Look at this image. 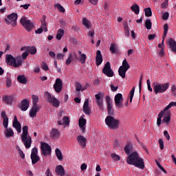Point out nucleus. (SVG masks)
Wrapping results in <instances>:
<instances>
[{
    "instance_id": "1",
    "label": "nucleus",
    "mask_w": 176,
    "mask_h": 176,
    "mask_svg": "<svg viewBox=\"0 0 176 176\" xmlns=\"http://www.w3.org/2000/svg\"><path fill=\"white\" fill-rule=\"evenodd\" d=\"M172 107H176V102H170L168 105L158 114V118L157 119V125L158 127H160V124H162V119L163 117L162 123H166V124L170 123V121L171 120V115L170 114V111H168V109L172 108Z\"/></svg>"
},
{
    "instance_id": "2",
    "label": "nucleus",
    "mask_w": 176,
    "mask_h": 176,
    "mask_svg": "<svg viewBox=\"0 0 176 176\" xmlns=\"http://www.w3.org/2000/svg\"><path fill=\"white\" fill-rule=\"evenodd\" d=\"M126 163L128 164H131L132 166H135V167H138V168H145V164L144 163V160L140 157L138 152H133L131 155H129L126 158Z\"/></svg>"
},
{
    "instance_id": "3",
    "label": "nucleus",
    "mask_w": 176,
    "mask_h": 176,
    "mask_svg": "<svg viewBox=\"0 0 176 176\" xmlns=\"http://www.w3.org/2000/svg\"><path fill=\"white\" fill-rule=\"evenodd\" d=\"M22 134L21 140L26 149H30L32 144V138L28 135V126H24L22 128Z\"/></svg>"
},
{
    "instance_id": "4",
    "label": "nucleus",
    "mask_w": 176,
    "mask_h": 176,
    "mask_svg": "<svg viewBox=\"0 0 176 176\" xmlns=\"http://www.w3.org/2000/svg\"><path fill=\"white\" fill-rule=\"evenodd\" d=\"M1 118L3 119V128L6 129V131L4 132L5 136L6 137V138H10V137H13V135H14V132L13 131V129L12 128H8V126H9V118L8 117L5 111H2L1 113Z\"/></svg>"
},
{
    "instance_id": "5",
    "label": "nucleus",
    "mask_w": 176,
    "mask_h": 176,
    "mask_svg": "<svg viewBox=\"0 0 176 176\" xmlns=\"http://www.w3.org/2000/svg\"><path fill=\"white\" fill-rule=\"evenodd\" d=\"M6 63L8 65H11L14 68H19L23 65V59L21 57H18L16 59L11 54H7L6 56Z\"/></svg>"
},
{
    "instance_id": "6",
    "label": "nucleus",
    "mask_w": 176,
    "mask_h": 176,
    "mask_svg": "<svg viewBox=\"0 0 176 176\" xmlns=\"http://www.w3.org/2000/svg\"><path fill=\"white\" fill-rule=\"evenodd\" d=\"M153 86L155 94H163V93H166V91H167L168 87H170V84L168 82H153Z\"/></svg>"
},
{
    "instance_id": "7",
    "label": "nucleus",
    "mask_w": 176,
    "mask_h": 176,
    "mask_svg": "<svg viewBox=\"0 0 176 176\" xmlns=\"http://www.w3.org/2000/svg\"><path fill=\"white\" fill-rule=\"evenodd\" d=\"M105 123L110 130H118L120 121L112 116H108L105 118Z\"/></svg>"
},
{
    "instance_id": "8",
    "label": "nucleus",
    "mask_w": 176,
    "mask_h": 176,
    "mask_svg": "<svg viewBox=\"0 0 176 176\" xmlns=\"http://www.w3.org/2000/svg\"><path fill=\"white\" fill-rule=\"evenodd\" d=\"M45 97L46 101L52 104L53 107H54L55 108H58L60 107V100L56 98V97L52 96V94H50V93L47 91L45 92Z\"/></svg>"
},
{
    "instance_id": "9",
    "label": "nucleus",
    "mask_w": 176,
    "mask_h": 176,
    "mask_svg": "<svg viewBox=\"0 0 176 176\" xmlns=\"http://www.w3.org/2000/svg\"><path fill=\"white\" fill-rule=\"evenodd\" d=\"M41 154L45 157L49 156L52 154V147L49 144L41 142Z\"/></svg>"
},
{
    "instance_id": "10",
    "label": "nucleus",
    "mask_w": 176,
    "mask_h": 176,
    "mask_svg": "<svg viewBox=\"0 0 176 176\" xmlns=\"http://www.w3.org/2000/svg\"><path fill=\"white\" fill-rule=\"evenodd\" d=\"M96 102L100 111H104V94L99 92V94L95 95Z\"/></svg>"
},
{
    "instance_id": "11",
    "label": "nucleus",
    "mask_w": 176,
    "mask_h": 176,
    "mask_svg": "<svg viewBox=\"0 0 176 176\" xmlns=\"http://www.w3.org/2000/svg\"><path fill=\"white\" fill-rule=\"evenodd\" d=\"M21 23L22 24V25L24 26L26 31H28V32H30L32 30V28H34V23H32V21L28 20L25 17H23L21 19Z\"/></svg>"
},
{
    "instance_id": "12",
    "label": "nucleus",
    "mask_w": 176,
    "mask_h": 176,
    "mask_svg": "<svg viewBox=\"0 0 176 176\" xmlns=\"http://www.w3.org/2000/svg\"><path fill=\"white\" fill-rule=\"evenodd\" d=\"M6 24H11L13 27L17 25V14L12 13L5 19Z\"/></svg>"
},
{
    "instance_id": "13",
    "label": "nucleus",
    "mask_w": 176,
    "mask_h": 176,
    "mask_svg": "<svg viewBox=\"0 0 176 176\" xmlns=\"http://www.w3.org/2000/svg\"><path fill=\"white\" fill-rule=\"evenodd\" d=\"M102 72L108 76V78H112L113 76V70L111 68V63L109 62H107L104 65Z\"/></svg>"
},
{
    "instance_id": "14",
    "label": "nucleus",
    "mask_w": 176,
    "mask_h": 176,
    "mask_svg": "<svg viewBox=\"0 0 176 176\" xmlns=\"http://www.w3.org/2000/svg\"><path fill=\"white\" fill-rule=\"evenodd\" d=\"M114 101L116 108H123V95L122 94H117L115 96Z\"/></svg>"
},
{
    "instance_id": "15",
    "label": "nucleus",
    "mask_w": 176,
    "mask_h": 176,
    "mask_svg": "<svg viewBox=\"0 0 176 176\" xmlns=\"http://www.w3.org/2000/svg\"><path fill=\"white\" fill-rule=\"evenodd\" d=\"M54 89L56 93H61L63 90V80H61V78L56 79L55 83L54 84Z\"/></svg>"
},
{
    "instance_id": "16",
    "label": "nucleus",
    "mask_w": 176,
    "mask_h": 176,
    "mask_svg": "<svg viewBox=\"0 0 176 176\" xmlns=\"http://www.w3.org/2000/svg\"><path fill=\"white\" fill-rule=\"evenodd\" d=\"M106 101L107 104V112L109 115H113V108L112 107V101L111 97L107 96Z\"/></svg>"
},
{
    "instance_id": "17",
    "label": "nucleus",
    "mask_w": 176,
    "mask_h": 176,
    "mask_svg": "<svg viewBox=\"0 0 176 176\" xmlns=\"http://www.w3.org/2000/svg\"><path fill=\"white\" fill-rule=\"evenodd\" d=\"M12 126L15 129L17 133H21V124L17 120V116H14Z\"/></svg>"
},
{
    "instance_id": "18",
    "label": "nucleus",
    "mask_w": 176,
    "mask_h": 176,
    "mask_svg": "<svg viewBox=\"0 0 176 176\" xmlns=\"http://www.w3.org/2000/svg\"><path fill=\"white\" fill-rule=\"evenodd\" d=\"M30 108V100L28 99H23L21 102L20 109L21 111H25Z\"/></svg>"
},
{
    "instance_id": "19",
    "label": "nucleus",
    "mask_w": 176,
    "mask_h": 176,
    "mask_svg": "<svg viewBox=\"0 0 176 176\" xmlns=\"http://www.w3.org/2000/svg\"><path fill=\"white\" fill-rule=\"evenodd\" d=\"M77 141L78 142V145L81 146V148H86V142H87V139L82 135H78L77 137Z\"/></svg>"
},
{
    "instance_id": "20",
    "label": "nucleus",
    "mask_w": 176,
    "mask_h": 176,
    "mask_svg": "<svg viewBox=\"0 0 176 176\" xmlns=\"http://www.w3.org/2000/svg\"><path fill=\"white\" fill-rule=\"evenodd\" d=\"M47 32V27L46 26V21H41V26L35 31L36 34H42V32Z\"/></svg>"
},
{
    "instance_id": "21",
    "label": "nucleus",
    "mask_w": 176,
    "mask_h": 176,
    "mask_svg": "<svg viewBox=\"0 0 176 176\" xmlns=\"http://www.w3.org/2000/svg\"><path fill=\"white\" fill-rule=\"evenodd\" d=\"M14 98H16V95L12 96H6L3 97V100L6 104L8 105H12L13 104V101H14Z\"/></svg>"
},
{
    "instance_id": "22",
    "label": "nucleus",
    "mask_w": 176,
    "mask_h": 176,
    "mask_svg": "<svg viewBox=\"0 0 176 176\" xmlns=\"http://www.w3.org/2000/svg\"><path fill=\"white\" fill-rule=\"evenodd\" d=\"M55 173L56 175L64 176L65 175V170L62 165H58L55 168Z\"/></svg>"
},
{
    "instance_id": "23",
    "label": "nucleus",
    "mask_w": 176,
    "mask_h": 176,
    "mask_svg": "<svg viewBox=\"0 0 176 176\" xmlns=\"http://www.w3.org/2000/svg\"><path fill=\"white\" fill-rule=\"evenodd\" d=\"M82 111L85 113V115L90 116V113H91V111L90 110V107H89V99H87L85 101Z\"/></svg>"
},
{
    "instance_id": "24",
    "label": "nucleus",
    "mask_w": 176,
    "mask_h": 176,
    "mask_svg": "<svg viewBox=\"0 0 176 176\" xmlns=\"http://www.w3.org/2000/svg\"><path fill=\"white\" fill-rule=\"evenodd\" d=\"M96 64L98 67L102 64V54H101V51L100 50L96 52Z\"/></svg>"
},
{
    "instance_id": "25",
    "label": "nucleus",
    "mask_w": 176,
    "mask_h": 176,
    "mask_svg": "<svg viewBox=\"0 0 176 176\" xmlns=\"http://www.w3.org/2000/svg\"><path fill=\"white\" fill-rule=\"evenodd\" d=\"M86 119H79L78 120V126L82 131V133H85L86 131V123H87Z\"/></svg>"
},
{
    "instance_id": "26",
    "label": "nucleus",
    "mask_w": 176,
    "mask_h": 176,
    "mask_svg": "<svg viewBox=\"0 0 176 176\" xmlns=\"http://www.w3.org/2000/svg\"><path fill=\"white\" fill-rule=\"evenodd\" d=\"M79 58H77L78 61L81 64H85L86 60L87 59V56L85 54H82V51H78Z\"/></svg>"
},
{
    "instance_id": "27",
    "label": "nucleus",
    "mask_w": 176,
    "mask_h": 176,
    "mask_svg": "<svg viewBox=\"0 0 176 176\" xmlns=\"http://www.w3.org/2000/svg\"><path fill=\"white\" fill-rule=\"evenodd\" d=\"M50 137L51 138H53V140H57L58 137H60V131L56 129H52L50 133Z\"/></svg>"
},
{
    "instance_id": "28",
    "label": "nucleus",
    "mask_w": 176,
    "mask_h": 176,
    "mask_svg": "<svg viewBox=\"0 0 176 176\" xmlns=\"http://www.w3.org/2000/svg\"><path fill=\"white\" fill-rule=\"evenodd\" d=\"M38 111H39V108H38V107L32 106V109L29 112L30 118H35V116H36V113H38Z\"/></svg>"
},
{
    "instance_id": "29",
    "label": "nucleus",
    "mask_w": 176,
    "mask_h": 176,
    "mask_svg": "<svg viewBox=\"0 0 176 176\" xmlns=\"http://www.w3.org/2000/svg\"><path fill=\"white\" fill-rule=\"evenodd\" d=\"M26 49L28 53L30 54H36V48L35 47H23L21 50H24Z\"/></svg>"
},
{
    "instance_id": "30",
    "label": "nucleus",
    "mask_w": 176,
    "mask_h": 176,
    "mask_svg": "<svg viewBox=\"0 0 176 176\" xmlns=\"http://www.w3.org/2000/svg\"><path fill=\"white\" fill-rule=\"evenodd\" d=\"M168 45H169L171 50L176 53V42L173 38L168 40Z\"/></svg>"
},
{
    "instance_id": "31",
    "label": "nucleus",
    "mask_w": 176,
    "mask_h": 176,
    "mask_svg": "<svg viewBox=\"0 0 176 176\" xmlns=\"http://www.w3.org/2000/svg\"><path fill=\"white\" fill-rule=\"evenodd\" d=\"M17 80L22 85H27V77L25 75H19L17 77Z\"/></svg>"
},
{
    "instance_id": "32",
    "label": "nucleus",
    "mask_w": 176,
    "mask_h": 176,
    "mask_svg": "<svg viewBox=\"0 0 176 176\" xmlns=\"http://www.w3.org/2000/svg\"><path fill=\"white\" fill-rule=\"evenodd\" d=\"M126 72H127V70L126 69H123V67H119L118 69V75L122 78V79H124L126 78Z\"/></svg>"
},
{
    "instance_id": "33",
    "label": "nucleus",
    "mask_w": 176,
    "mask_h": 176,
    "mask_svg": "<svg viewBox=\"0 0 176 176\" xmlns=\"http://www.w3.org/2000/svg\"><path fill=\"white\" fill-rule=\"evenodd\" d=\"M132 12H134L135 14H140V6L138 4H133L131 7Z\"/></svg>"
},
{
    "instance_id": "34",
    "label": "nucleus",
    "mask_w": 176,
    "mask_h": 176,
    "mask_svg": "<svg viewBox=\"0 0 176 176\" xmlns=\"http://www.w3.org/2000/svg\"><path fill=\"white\" fill-rule=\"evenodd\" d=\"M55 153L58 160H60V161L63 160V153H61V151L59 148H56Z\"/></svg>"
},
{
    "instance_id": "35",
    "label": "nucleus",
    "mask_w": 176,
    "mask_h": 176,
    "mask_svg": "<svg viewBox=\"0 0 176 176\" xmlns=\"http://www.w3.org/2000/svg\"><path fill=\"white\" fill-rule=\"evenodd\" d=\"M76 91H85L86 90V87H83L80 82H76Z\"/></svg>"
},
{
    "instance_id": "36",
    "label": "nucleus",
    "mask_w": 176,
    "mask_h": 176,
    "mask_svg": "<svg viewBox=\"0 0 176 176\" xmlns=\"http://www.w3.org/2000/svg\"><path fill=\"white\" fill-rule=\"evenodd\" d=\"M63 36H64V30L59 29L57 31L56 39H58V41H61V38H63Z\"/></svg>"
},
{
    "instance_id": "37",
    "label": "nucleus",
    "mask_w": 176,
    "mask_h": 176,
    "mask_svg": "<svg viewBox=\"0 0 176 176\" xmlns=\"http://www.w3.org/2000/svg\"><path fill=\"white\" fill-rule=\"evenodd\" d=\"M30 157L32 164H36V163L41 160V158L38 157V155H30Z\"/></svg>"
},
{
    "instance_id": "38",
    "label": "nucleus",
    "mask_w": 176,
    "mask_h": 176,
    "mask_svg": "<svg viewBox=\"0 0 176 176\" xmlns=\"http://www.w3.org/2000/svg\"><path fill=\"white\" fill-rule=\"evenodd\" d=\"M125 153L127 155H130L131 151H133V145L131 144H128L124 148Z\"/></svg>"
},
{
    "instance_id": "39",
    "label": "nucleus",
    "mask_w": 176,
    "mask_h": 176,
    "mask_svg": "<svg viewBox=\"0 0 176 176\" xmlns=\"http://www.w3.org/2000/svg\"><path fill=\"white\" fill-rule=\"evenodd\" d=\"M120 67L128 71L130 69V65H129V63H127V60L124 59L122 62V65Z\"/></svg>"
},
{
    "instance_id": "40",
    "label": "nucleus",
    "mask_w": 176,
    "mask_h": 176,
    "mask_svg": "<svg viewBox=\"0 0 176 176\" xmlns=\"http://www.w3.org/2000/svg\"><path fill=\"white\" fill-rule=\"evenodd\" d=\"M109 50L113 54V53H116V51L118 50V45L115 43H111Z\"/></svg>"
},
{
    "instance_id": "41",
    "label": "nucleus",
    "mask_w": 176,
    "mask_h": 176,
    "mask_svg": "<svg viewBox=\"0 0 176 176\" xmlns=\"http://www.w3.org/2000/svg\"><path fill=\"white\" fill-rule=\"evenodd\" d=\"M167 32H168V24L166 23L164 25V34L162 36V39H166V36H167Z\"/></svg>"
},
{
    "instance_id": "42",
    "label": "nucleus",
    "mask_w": 176,
    "mask_h": 176,
    "mask_svg": "<svg viewBox=\"0 0 176 176\" xmlns=\"http://www.w3.org/2000/svg\"><path fill=\"white\" fill-rule=\"evenodd\" d=\"M82 24L87 28H90V27H91V23L86 18L82 19Z\"/></svg>"
},
{
    "instance_id": "43",
    "label": "nucleus",
    "mask_w": 176,
    "mask_h": 176,
    "mask_svg": "<svg viewBox=\"0 0 176 176\" xmlns=\"http://www.w3.org/2000/svg\"><path fill=\"white\" fill-rule=\"evenodd\" d=\"M33 107H38V102H39V97L38 96H32Z\"/></svg>"
},
{
    "instance_id": "44",
    "label": "nucleus",
    "mask_w": 176,
    "mask_h": 176,
    "mask_svg": "<svg viewBox=\"0 0 176 176\" xmlns=\"http://www.w3.org/2000/svg\"><path fill=\"white\" fill-rule=\"evenodd\" d=\"M63 126L66 127L69 126V123H70L69 117L68 116L63 117Z\"/></svg>"
},
{
    "instance_id": "45",
    "label": "nucleus",
    "mask_w": 176,
    "mask_h": 176,
    "mask_svg": "<svg viewBox=\"0 0 176 176\" xmlns=\"http://www.w3.org/2000/svg\"><path fill=\"white\" fill-rule=\"evenodd\" d=\"M145 16L146 17H151L152 16V10L151 8H147L144 9Z\"/></svg>"
},
{
    "instance_id": "46",
    "label": "nucleus",
    "mask_w": 176,
    "mask_h": 176,
    "mask_svg": "<svg viewBox=\"0 0 176 176\" xmlns=\"http://www.w3.org/2000/svg\"><path fill=\"white\" fill-rule=\"evenodd\" d=\"M16 148L18 149L19 155L21 156V158L25 159V154H24V152L22 151L21 148H20V146H16Z\"/></svg>"
},
{
    "instance_id": "47",
    "label": "nucleus",
    "mask_w": 176,
    "mask_h": 176,
    "mask_svg": "<svg viewBox=\"0 0 176 176\" xmlns=\"http://www.w3.org/2000/svg\"><path fill=\"white\" fill-rule=\"evenodd\" d=\"M55 8H56V9H58V10H59L60 12H61V13H64V12H65V9L64 8V7H63V6H61V4L60 3H57L55 5Z\"/></svg>"
},
{
    "instance_id": "48",
    "label": "nucleus",
    "mask_w": 176,
    "mask_h": 176,
    "mask_svg": "<svg viewBox=\"0 0 176 176\" xmlns=\"http://www.w3.org/2000/svg\"><path fill=\"white\" fill-rule=\"evenodd\" d=\"M72 61H74V56H72V54H69L67 59L65 61V64L66 65H69V64H71Z\"/></svg>"
},
{
    "instance_id": "49",
    "label": "nucleus",
    "mask_w": 176,
    "mask_h": 176,
    "mask_svg": "<svg viewBox=\"0 0 176 176\" xmlns=\"http://www.w3.org/2000/svg\"><path fill=\"white\" fill-rule=\"evenodd\" d=\"M145 26L146 30H151L152 28V22L149 19L146 20Z\"/></svg>"
},
{
    "instance_id": "50",
    "label": "nucleus",
    "mask_w": 176,
    "mask_h": 176,
    "mask_svg": "<svg viewBox=\"0 0 176 176\" xmlns=\"http://www.w3.org/2000/svg\"><path fill=\"white\" fill-rule=\"evenodd\" d=\"M155 163L157 166V167L160 168V169L163 171V173H167V171L166 170V169H164V168L163 166H162V165L160 164V162H159V161H157V160H155Z\"/></svg>"
},
{
    "instance_id": "51",
    "label": "nucleus",
    "mask_w": 176,
    "mask_h": 176,
    "mask_svg": "<svg viewBox=\"0 0 176 176\" xmlns=\"http://www.w3.org/2000/svg\"><path fill=\"white\" fill-rule=\"evenodd\" d=\"M125 36H130V28L129 25H124Z\"/></svg>"
},
{
    "instance_id": "52",
    "label": "nucleus",
    "mask_w": 176,
    "mask_h": 176,
    "mask_svg": "<svg viewBox=\"0 0 176 176\" xmlns=\"http://www.w3.org/2000/svg\"><path fill=\"white\" fill-rule=\"evenodd\" d=\"M135 91V88L133 87L130 91V102H133V98L134 97Z\"/></svg>"
},
{
    "instance_id": "53",
    "label": "nucleus",
    "mask_w": 176,
    "mask_h": 176,
    "mask_svg": "<svg viewBox=\"0 0 176 176\" xmlns=\"http://www.w3.org/2000/svg\"><path fill=\"white\" fill-rule=\"evenodd\" d=\"M30 156H38V148L36 147H34L32 149Z\"/></svg>"
},
{
    "instance_id": "54",
    "label": "nucleus",
    "mask_w": 176,
    "mask_h": 176,
    "mask_svg": "<svg viewBox=\"0 0 176 176\" xmlns=\"http://www.w3.org/2000/svg\"><path fill=\"white\" fill-rule=\"evenodd\" d=\"M111 157L113 159V160H116L118 162V160H120V157L115 153H112L111 155Z\"/></svg>"
},
{
    "instance_id": "55",
    "label": "nucleus",
    "mask_w": 176,
    "mask_h": 176,
    "mask_svg": "<svg viewBox=\"0 0 176 176\" xmlns=\"http://www.w3.org/2000/svg\"><path fill=\"white\" fill-rule=\"evenodd\" d=\"M161 6L163 9H167V7L168 6V0H164Z\"/></svg>"
},
{
    "instance_id": "56",
    "label": "nucleus",
    "mask_w": 176,
    "mask_h": 176,
    "mask_svg": "<svg viewBox=\"0 0 176 176\" xmlns=\"http://www.w3.org/2000/svg\"><path fill=\"white\" fill-rule=\"evenodd\" d=\"M41 67L44 71H49V66H47V64L45 62H43Z\"/></svg>"
},
{
    "instance_id": "57",
    "label": "nucleus",
    "mask_w": 176,
    "mask_h": 176,
    "mask_svg": "<svg viewBox=\"0 0 176 176\" xmlns=\"http://www.w3.org/2000/svg\"><path fill=\"white\" fill-rule=\"evenodd\" d=\"M158 142L160 144V149H164V143L163 142V139H159Z\"/></svg>"
},
{
    "instance_id": "58",
    "label": "nucleus",
    "mask_w": 176,
    "mask_h": 176,
    "mask_svg": "<svg viewBox=\"0 0 176 176\" xmlns=\"http://www.w3.org/2000/svg\"><path fill=\"white\" fill-rule=\"evenodd\" d=\"M170 17V14L168 12H164L162 15V20H168Z\"/></svg>"
},
{
    "instance_id": "59",
    "label": "nucleus",
    "mask_w": 176,
    "mask_h": 176,
    "mask_svg": "<svg viewBox=\"0 0 176 176\" xmlns=\"http://www.w3.org/2000/svg\"><path fill=\"white\" fill-rule=\"evenodd\" d=\"M65 54H57L56 55V58L57 60H63L64 57H65Z\"/></svg>"
},
{
    "instance_id": "60",
    "label": "nucleus",
    "mask_w": 176,
    "mask_h": 176,
    "mask_svg": "<svg viewBox=\"0 0 176 176\" xmlns=\"http://www.w3.org/2000/svg\"><path fill=\"white\" fill-rule=\"evenodd\" d=\"M23 50H25V52H23L22 54V58L23 60H25V58H27V57H28V51L26 50V49H24Z\"/></svg>"
},
{
    "instance_id": "61",
    "label": "nucleus",
    "mask_w": 176,
    "mask_h": 176,
    "mask_svg": "<svg viewBox=\"0 0 176 176\" xmlns=\"http://www.w3.org/2000/svg\"><path fill=\"white\" fill-rule=\"evenodd\" d=\"M87 164H82L81 166H80V169H81V171H85V170H87Z\"/></svg>"
},
{
    "instance_id": "62",
    "label": "nucleus",
    "mask_w": 176,
    "mask_h": 176,
    "mask_svg": "<svg viewBox=\"0 0 176 176\" xmlns=\"http://www.w3.org/2000/svg\"><path fill=\"white\" fill-rule=\"evenodd\" d=\"M89 2L91 4V5H97V3H98V1L99 0H88Z\"/></svg>"
},
{
    "instance_id": "63",
    "label": "nucleus",
    "mask_w": 176,
    "mask_h": 176,
    "mask_svg": "<svg viewBox=\"0 0 176 176\" xmlns=\"http://www.w3.org/2000/svg\"><path fill=\"white\" fill-rule=\"evenodd\" d=\"M175 90H176L175 85H173L172 87H171V91L173 92V96H175V97H176Z\"/></svg>"
},
{
    "instance_id": "64",
    "label": "nucleus",
    "mask_w": 176,
    "mask_h": 176,
    "mask_svg": "<svg viewBox=\"0 0 176 176\" xmlns=\"http://www.w3.org/2000/svg\"><path fill=\"white\" fill-rule=\"evenodd\" d=\"M164 137H166V140H168H168H170V135L168 134V132L167 131H165L164 132Z\"/></svg>"
}]
</instances>
